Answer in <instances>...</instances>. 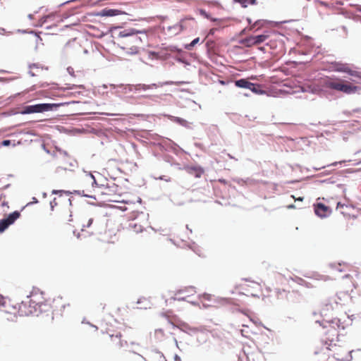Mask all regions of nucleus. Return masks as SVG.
I'll list each match as a JSON object with an SVG mask.
<instances>
[{"label": "nucleus", "mask_w": 361, "mask_h": 361, "mask_svg": "<svg viewBox=\"0 0 361 361\" xmlns=\"http://www.w3.org/2000/svg\"><path fill=\"white\" fill-rule=\"evenodd\" d=\"M44 302V293L38 288H33L27 300L18 303V316H42L43 317L42 302Z\"/></svg>", "instance_id": "nucleus-1"}, {"label": "nucleus", "mask_w": 361, "mask_h": 361, "mask_svg": "<svg viewBox=\"0 0 361 361\" xmlns=\"http://www.w3.org/2000/svg\"><path fill=\"white\" fill-rule=\"evenodd\" d=\"M130 229L135 233H140L143 231V227L136 222H131L129 225Z\"/></svg>", "instance_id": "nucleus-25"}, {"label": "nucleus", "mask_w": 361, "mask_h": 361, "mask_svg": "<svg viewBox=\"0 0 361 361\" xmlns=\"http://www.w3.org/2000/svg\"><path fill=\"white\" fill-rule=\"evenodd\" d=\"M340 287L346 293L353 292L355 288V285L354 283L353 277L348 274L345 275V278L340 283Z\"/></svg>", "instance_id": "nucleus-13"}, {"label": "nucleus", "mask_w": 361, "mask_h": 361, "mask_svg": "<svg viewBox=\"0 0 361 361\" xmlns=\"http://www.w3.org/2000/svg\"><path fill=\"white\" fill-rule=\"evenodd\" d=\"M235 85L239 87H248V79H240L235 82Z\"/></svg>", "instance_id": "nucleus-26"}, {"label": "nucleus", "mask_w": 361, "mask_h": 361, "mask_svg": "<svg viewBox=\"0 0 361 361\" xmlns=\"http://www.w3.org/2000/svg\"><path fill=\"white\" fill-rule=\"evenodd\" d=\"M66 306V302L61 298H54L51 302L44 298L42 302L43 317L52 321L54 316H62Z\"/></svg>", "instance_id": "nucleus-5"}, {"label": "nucleus", "mask_w": 361, "mask_h": 361, "mask_svg": "<svg viewBox=\"0 0 361 361\" xmlns=\"http://www.w3.org/2000/svg\"><path fill=\"white\" fill-rule=\"evenodd\" d=\"M89 178H90V181H91V183H92V186H94L95 185L96 187L99 188V186L97 185V183L96 182L94 176L90 174Z\"/></svg>", "instance_id": "nucleus-30"}, {"label": "nucleus", "mask_w": 361, "mask_h": 361, "mask_svg": "<svg viewBox=\"0 0 361 361\" xmlns=\"http://www.w3.org/2000/svg\"><path fill=\"white\" fill-rule=\"evenodd\" d=\"M314 212L318 216L325 218L331 214V209L323 203H317L314 204Z\"/></svg>", "instance_id": "nucleus-14"}, {"label": "nucleus", "mask_w": 361, "mask_h": 361, "mask_svg": "<svg viewBox=\"0 0 361 361\" xmlns=\"http://www.w3.org/2000/svg\"><path fill=\"white\" fill-rule=\"evenodd\" d=\"M335 307L330 301L322 303L320 314L322 317H328L334 311Z\"/></svg>", "instance_id": "nucleus-15"}, {"label": "nucleus", "mask_w": 361, "mask_h": 361, "mask_svg": "<svg viewBox=\"0 0 361 361\" xmlns=\"http://www.w3.org/2000/svg\"><path fill=\"white\" fill-rule=\"evenodd\" d=\"M154 338L158 341H161L166 338L164 331L161 329H156L154 331Z\"/></svg>", "instance_id": "nucleus-23"}, {"label": "nucleus", "mask_w": 361, "mask_h": 361, "mask_svg": "<svg viewBox=\"0 0 361 361\" xmlns=\"http://www.w3.org/2000/svg\"><path fill=\"white\" fill-rule=\"evenodd\" d=\"M235 2L240 4L243 7H247L248 0H234Z\"/></svg>", "instance_id": "nucleus-31"}, {"label": "nucleus", "mask_w": 361, "mask_h": 361, "mask_svg": "<svg viewBox=\"0 0 361 361\" xmlns=\"http://www.w3.org/2000/svg\"><path fill=\"white\" fill-rule=\"evenodd\" d=\"M200 42V38L197 37L195 39H193L189 44H187L185 46V49L188 50H191L192 48L197 44Z\"/></svg>", "instance_id": "nucleus-27"}, {"label": "nucleus", "mask_w": 361, "mask_h": 361, "mask_svg": "<svg viewBox=\"0 0 361 361\" xmlns=\"http://www.w3.org/2000/svg\"><path fill=\"white\" fill-rule=\"evenodd\" d=\"M332 269L336 271H345L349 269V266L347 264H338V265H332Z\"/></svg>", "instance_id": "nucleus-24"}, {"label": "nucleus", "mask_w": 361, "mask_h": 361, "mask_svg": "<svg viewBox=\"0 0 361 361\" xmlns=\"http://www.w3.org/2000/svg\"><path fill=\"white\" fill-rule=\"evenodd\" d=\"M33 202H37L36 197H34Z\"/></svg>", "instance_id": "nucleus-45"}, {"label": "nucleus", "mask_w": 361, "mask_h": 361, "mask_svg": "<svg viewBox=\"0 0 361 361\" xmlns=\"http://www.w3.org/2000/svg\"><path fill=\"white\" fill-rule=\"evenodd\" d=\"M338 326L335 327L332 324L324 326L322 336V343L324 348L322 349L324 354H327L329 357H332L336 360H341L340 354L337 352L341 350L340 346L337 345L338 341L339 331Z\"/></svg>", "instance_id": "nucleus-2"}, {"label": "nucleus", "mask_w": 361, "mask_h": 361, "mask_svg": "<svg viewBox=\"0 0 361 361\" xmlns=\"http://www.w3.org/2000/svg\"><path fill=\"white\" fill-rule=\"evenodd\" d=\"M345 206V204H341V202H338L336 209H343Z\"/></svg>", "instance_id": "nucleus-35"}, {"label": "nucleus", "mask_w": 361, "mask_h": 361, "mask_svg": "<svg viewBox=\"0 0 361 361\" xmlns=\"http://www.w3.org/2000/svg\"><path fill=\"white\" fill-rule=\"evenodd\" d=\"M173 121L180 124H183L185 122V121L184 119L179 118V117H175Z\"/></svg>", "instance_id": "nucleus-32"}, {"label": "nucleus", "mask_w": 361, "mask_h": 361, "mask_svg": "<svg viewBox=\"0 0 361 361\" xmlns=\"http://www.w3.org/2000/svg\"><path fill=\"white\" fill-rule=\"evenodd\" d=\"M298 200H300V201H302L303 200V197H299L297 199Z\"/></svg>", "instance_id": "nucleus-42"}, {"label": "nucleus", "mask_w": 361, "mask_h": 361, "mask_svg": "<svg viewBox=\"0 0 361 361\" xmlns=\"http://www.w3.org/2000/svg\"><path fill=\"white\" fill-rule=\"evenodd\" d=\"M272 42H273V40H272V39H271V40L269 41V42L268 43V44H269V45H270L271 47H274V46L271 44H272Z\"/></svg>", "instance_id": "nucleus-39"}, {"label": "nucleus", "mask_w": 361, "mask_h": 361, "mask_svg": "<svg viewBox=\"0 0 361 361\" xmlns=\"http://www.w3.org/2000/svg\"><path fill=\"white\" fill-rule=\"evenodd\" d=\"M274 36H275V38L274 39V42H277L278 41V38L281 37V35H279V34H276V35H274Z\"/></svg>", "instance_id": "nucleus-36"}, {"label": "nucleus", "mask_w": 361, "mask_h": 361, "mask_svg": "<svg viewBox=\"0 0 361 361\" xmlns=\"http://www.w3.org/2000/svg\"><path fill=\"white\" fill-rule=\"evenodd\" d=\"M30 73L32 76H37L42 72L44 70H47V68H44L43 66L39 63H32L29 66Z\"/></svg>", "instance_id": "nucleus-16"}, {"label": "nucleus", "mask_w": 361, "mask_h": 361, "mask_svg": "<svg viewBox=\"0 0 361 361\" xmlns=\"http://www.w3.org/2000/svg\"><path fill=\"white\" fill-rule=\"evenodd\" d=\"M86 197H92L91 195H85Z\"/></svg>", "instance_id": "nucleus-47"}, {"label": "nucleus", "mask_w": 361, "mask_h": 361, "mask_svg": "<svg viewBox=\"0 0 361 361\" xmlns=\"http://www.w3.org/2000/svg\"><path fill=\"white\" fill-rule=\"evenodd\" d=\"M0 311L8 314V320H14L18 316V305L11 299L2 298L0 299Z\"/></svg>", "instance_id": "nucleus-8"}, {"label": "nucleus", "mask_w": 361, "mask_h": 361, "mask_svg": "<svg viewBox=\"0 0 361 361\" xmlns=\"http://www.w3.org/2000/svg\"><path fill=\"white\" fill-rule=\"evenodd\" d=\"M188 173L193 175L196 178H200L204 173V170L199 166H188L186 168Z\"/></svg>", "instance_id": "nucleus-18"}, {"label": "nucleus", "mask_w": 361, "mask_h": 361, "mask_svg": "<svg viewBox=\"0 0 361 361\" xmlns=\"http://www.w3.org/2000/svg\"><path fill=\"white\" fill-rule=\"evenodd\" d=\"M33 202H37L36 197H34Z\"/></svg>", "instance_id": "nucleus-46"}, {"label": "nucleus", "mask_w": 361, "mask_h": 361, "mask_svg": "<svg viewBox=\"0 0 361 361\" xmlns=\"http://www.w3.org/2000/svg\"><path fill=\"white\" fill-rule=\"evenodd\" d=\"M121 334L120 332L113 334L110 331L102 332L101 338H99L100 343L105 347L116 350L120 349L123 346V343L126 344V341L123 342L121 339Z\"/></svg>", "instance_id": "nucleus-7"}, {"label": "nucleus", "mask_w": 361, "mask_h": 361, "mask_svg": "<svg viewBox=\"0 0 361 361\" xmlns=\"http://www.w3.org/2000/svg\"><path fill=\"white\" fill-rule=\"evenodd\" d=\"M250 90L257 94H262L265 93L264 87L260 85L250 82Z\"/></svg>", "instance_id": "nucleus-21"}, {"label": "nucleus", "mask_w": 361, "mask_h": 361, "mask_svg": "<svg viewBox=\"0 0 361 361\" xmlns=\"http://www.w3.org/2000/svg\"><path fill=\"white\" fill-rule=\"evenodd\" d=\"M257 0H250V5H257Z\"/></svg>", "instance_id": "nucleus-38"}, {"label": "nucleus", "mask_w": 361, "mask_h": 361, "mask_svg": "<svg viewBox=\"0 0 361 361\" xmlns=\"http://www.w3.org/2000/svg\"><path fill=\"white\" fill-rule=\"evenodd\" d=\"M141 39L137 35H131L130 38L125 43L126 47L123 49L130 54H135L139 51V45L140 44Z\"/></svg>", "instance_id": "nucleus-11"}, {"label": "nucleus", "mask_w": 361, "mask_h": 361, "mask_svg": "<svg viewBox=\"0 0 361 361\" xmlns=\"http://www.w3.org/2000/svg\"><path fill=\"white\" fill-rule=\"evenodd\" d=\"M264 23L265 22H264V21L263 22H261V21L256 22V23L252 27H250V30H252V28H254L255 26H257L258 25H260V26H262Z\"/></svg>", "instance_id": "nucleus-34"}, {"label": "nucleus", "mask_w": 361, "mask_h": 361, "mask_svg": "<svg viewBox=\"0 0 361 361\" xmlns=\"http://www.w3.org/2000/svg\"><path fill=\"white\" fill-rule=\"evenodd\" d=\"M22 144L21 140H16V139L13 140H4L1 142V147H8L12 145L13 147H16Z\"/></svg>", "instance_id": "nucleus-20"}, {"label": "nucleus", "mask_w": 361, "mask_h": 361, "mask_svg": "<svg viewBox=\"0 0 361 361\" xmlns=\"http://www.w3.org/2000/svg\"><path fill=\"white\" fill-rule=\"evenodd\" d=\"M322 85L326 88L345 94H353L360 90L358 86L338 77H326L324 78Z\"/></svg>", "instance_id": "nucleus-4"}, {"label": "nucleus", "mask_w": 361, "mask_h": 361, "mask_svg": "<svg viewBox=\"0 0 361 361\" xmlns=\"http://www.w3.org/2000/svg\"><path fill=\"white\" fill-rule=\"evenodd\" d=\"M195 23V19L194 18L190 17V18H185L182 19L179 25L181 30H186L189 27H192L193 24Z\"/></svg>", "instance_id": "nucleus-17"}, {"label": "nucleus", "mask_w": 361, "mask_h": 361, "mask_svg": "<svg viewBox=\"0 0 361 361\" xmlns=\"http://www.w3.org/2000/svg\"><path fill=\"white\" fill-rule=\"evenodd\" d=\"M4 132H6V130H4V129L0 130V135H1L2 133H4Z\"/></svg>", "instance_id": "nucleus-40"}, {"label": "nucleus", "mask_w": 361, "mask_h": 361, "mask_svg": "<svg viewBox=\"0 0 361 361\" xmlns=\"http://www.w3.org/2000/svg\"><path fill=\"white\" fill-rule=\"evenodd\" d=\"M288 207H289V208H293V207H294V206H293V205H291V206H289Z\"/></svg>", "instance_id": "nucleus-48"}, {"label": "nucleus", "mask_w": 361, "mask_h": 361, "mask_svg": "<svg viewBox=\"0 0 361 361\" xmlns=\"http://www.w3.org/2000/svg\"><path fill=\"white\" fill-rule=\"evenodd\" d=\"M200 13L202 16H203L204 17L207 18H209V16L207 14V13L203 10V9H201L200 11Z\"/></svg>", "instance_id": "nucleus-33"}, {"label": "nucleus", "mask_w": 361, "mask_h": 361, "mask_svg": "<svg viewBox=\"0 0 361 361\" xmlns=\"http://www.w3.org/2000/svg\"><path fill=\"white\" fill-rule=\"evenodd\" d=\"M53 194L57 195V197H54V200L50 202L51 207L54 209V207H62L66 210V214H68V218H65L67 221H72L71 210L72 206V196L71 193L64 190H53Z\"/></svg>", "instance_id": "nucleus-6"}, {"label": "nucleus", "mask_w": 361, "mask_h": 361, "mask_svg": "<svg viewBox=\"0 0 361 361\" xmlns=\"http://www.w3.org/2000/svg\"><path fill=\"white\" fill-rule=\"evenodd\" d=\"M8 136L14 137V136H16V134L15 133H11V134L8 135Z\"/></svg>", "instance_id": "nucleus-41"}, {"label": "nucleus", "mask_w": 361, "mask_h": 361, "mask_svg": "<svg viewBox=\"0 0 361 361\" xmlns=\"http://www.w3.org/2000/svg\"><path fill=\"white\" fill-rule=\"evenodd\" d=\"M120 11L116 9L104 8L101 11V15L102 16H114L118 15Z\"/></svg>", "instance_id": "nucleus-22"}, {"label": "nucleus", "mask_w": 361, "mask_h": 361, "mask_svg": "<svg viewBox=\"0 0 361 361\" xmlns=\"http://www.w3.org/2000/svg\"><path fill=\"white\" fill-rule=\"evenodd\" d=\"M142 357L138 354L133 353V357L130 360V361H142Z\"/></svg>", "instance_id": "nucleus-29"}, {"label": "nucleus", "mask_w": 361, "mask_h": 361, "mask_svg": "<svg viewBox=\"0 0 361 361\" xmlns=\"http://www.w3.org/2000/svg\"><path fill=\"white\" fill-rule=\"evenodd\" d=\"M78 223L81 231L90 235L100 233L103 228V223L99 216L92 212H86L82 214Z\"/></svg>", "instance_id": "nucleus-3"}, {"label": "nucleus", "mask_w": 361, "mask_h": 361, "mask_svg": "<svg viewBox=\"0 0 361 361\" xmlns=\"http://www.w3.org/2000/svg\"><path fill=\"white\" fill-rule=\"evenodd\" d=\"M269 37V35H259L257 36H250V46L251 44H258L261 42H264L267 38Z\"/></svg>", "instance_id": "nucleus-19"}, {"label": "nucleus", "mask_w": 361, "mask_h": 361, "mask_svg": "<svg viewBox=\"0 0 361 361\" xmlns=\"http://www.w3.org/2000/svg\"><path fill=\"white\" fill-rule=\"evenodd\" d=\"M331 68L334 71L345 73L348 75L361 78V73L357 71L352 70L350 65L341 62L334 61L331 63Z\"/></svg>", "instance_id": "nucleus-10"}, {"label": "nucleus", "mask_w": 361, "mask_h": 361, "mask_svg": "<svg viewBox=\"0 0 361 361\" xmlns=\"http://www.w3.org/2000/svg\"><path fill=\"white\" fill-rule=\"evenodd\" d=\"M20 216V213L18 211H15L10 214L7 217L0 221V232H3L10 225L14 223Z\"/></svg>", "instance_id": "nucleus-12"}, {"label": "nucleus", "mask_w": 361, "mask_h": 361, "mask_svg": "<svg viewBox=\"0 0 361 361\" xmlns=\"http://www.w3.org/2000/svg\"><path fill=\"white\" fill-rule=\"evenodd\" d=\"M187 292L190 295H193L196 291H195V288L194 287H188V288H185L184 290H180V292Z\"/></svg>", "instance_id": "nucleus-28"}, {"label": "nucleus", "mask_w": 361, "mask_h": 361, "mask_svg": "<svg viewBox=\"0 0 361 361\" xmlns=\"http://www.w3.org/2000/svg\"><path fill=\"white\" fill-rule=\"evenodd\" d=\"M120 35H121V36H123V37L130 36V35H129L128 33H126V32H125V31L121 32L120 33Z\"/></svg>", "instance_id": "nucleus-37"}, {"label": "nucleus", "mask_w": 361, "mask_h": 361, "mask_svg": "<svg viewBox=\"0 0 361 361\" xmlns=\"http://www.w3.org/2000/svg\"><path fill=\"white\" fill-rule=\"evenodd\" d=\"M176 359L178 360V361L180 360V358L178 357V356H176Z\"/></svg>", "instance_id": "nucleus-44"}, {"label": "nucleus", "mask_w": 361, "mask_h": 361, "mask_svg": "<svg viewBox=\"0 0 361 361\" xmlns=\"http://www.w3.org/2000/svg\"><path fill=\"white\" fill-rule=\"evenodd\" d=\"M91 326H92L93 328H94V329H95V331H97V327L96 326H93V325H91Z\"/></svg>", "instance_id": "nucleus-43"}, {"label": "nucleus", "mask_w": 361, "mask_h": 361, "mask_svg": "<svg viewBox=\"0 0 361 361\" xmlns=\"http://www.w3.org/2000/svg\"><path fill=\"white\" fill-rule=\"evenodd\" d=\"M59 106L60 104H37L34 105H27L23 107L21 114H30L50 111Z\"/></svg>", "instance_id": "nucleus-9"}]
</instances>
